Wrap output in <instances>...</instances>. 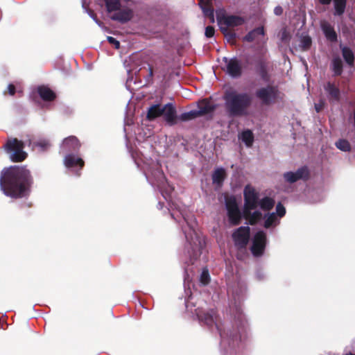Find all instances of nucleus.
<instances>
[{"mask_svg":"<svg viewBox=\"0 0 355 355\" xmlns=\"http://www.w3.org/2000/svg\"><path fill=\"white\" fill-rule=\"evenodd\" d=\"M223 60L226 64V72L232 77H237L241 74V66L239 61L234 58L228 59L224 58Z\"/></svg>","mask_w":355,"mask_h":355,"instance_id":"11","label":"nucleus"},{"mask_svg":"<svg viewBox=\"0 0 355 355\" xmlns=\"http://www.w3.org/2000/svg\"><path fill=\"white\" fill-rule=\"evenodd\" d=\"M36 145L39 146L42 150H45L50 146L49 141L46 140L40 141L37 142Z\"/></svg>","mask_w":355,"mask_h":355,"instance_id":"37","label":"nucleus"},{"mask_svg":"<svg viewBox=\"0 0 355 355\" xmlns=\"http://www.w3.org/2000/svg\"><path fill=\"white\" fill-rule=\"evenodd\" d=\"M211 1L212 0H200L199 5L203 10L205 15L211 17L212 21H214V9L211 5Z\"/></svg>","mask_w":355,"mask_h":355,"instance_id":"21","label":"nucleus"},{"mask_svg":"<svg viewBox=\"0 0 355 355\" xmlns=\"http://www.w3.org/2000/svg\"><path fill=\"white\" fill-rule=\"evenodd\" d=\"M324 105V103L323 101H320L318 103H315V109L316 112H320L323 109Z\"/></svg>","mask_w":355,"mask_h":355,"instance_id":"39","label":"nucleus"},{"mask_svg":"<svg viewBox=\"0 0 355 355\" xmlns=\"http://www.w3.org/2000/svg\"><path fill=\"white\" fill-rule=\"evenodd\" d=\"M108 12L116 11L120 8L119 0H104Z\"/></svg>","mask_w":355,"mask_h":355,"instance_id":"29","label":"nucleus"},{"mask_svg":"<svg viewBox=\"0 0 355 355\" xmlns=\"http://www.w3.org/2000/svg\"><path fill=\"white\" fill-rule=\"evenodd\" d=\"M333 68L336 74H340L342 70V61L340 58H334L333 60Z\"/></svg>","mask_w":355,"mask_h":355,"instance_id":"33","label":"nucleus"},{"mask_svg":"<svg viewBox=\"0 0 355 355\" xmlns=\"http://www.w3.org/2000/svg\"><path fill=\"white\" fill-rule=\"evenodd\" d=\"M162 114V107L159 105L151 106L148 111L147 117L150 120H153Z\"/></svg>","mask_w":355,"mask_h":355,"instance_id":"24","label":"nucleus"},{"mask_svg":"<svg viewBox=\"0 0 355 355\" xmlns=\"http://www.w3.org/2000/svg\"><path fill=\"white\" fill-rule=\"evenodd\" d=\"M89 15H90V16H91V17H92V19L96 21V23L97 24H98L99 26H101V22H100L99 21H98V20H97V19L96 18L95 15H94L92 12H91V13L89 14Z\"/></svg>","mask_w":355,"mask_h":355,"instance_id":"42","label":"nucleus"},{"mask_svg":"<svg viewBox=\"0 0 355 355\" xmlns=\"http://www.w3.org/2000/svg\"><path fill=\"white\" fill-rule=\"evenodd\" d=\"M345 355H355V354H352L351 352H349V353H346Z\"/></svg>","mask_w":355,"mask_h":355,"instance_id":"45","label":"nucleus"},{"mask_svg":"<svg viewBox=\"0 0 355 355\" xmlns=\"http://www.w3.org/2000/svg\"><path fill=\"white\" fill-rule=\"evenodd\" d=\"M8 92H9V94L10 95H13L15 94V86L13 85H9L8 87Z\"/></svg>","mask_w":355,"mask_h":355,"instance_id":"41","label":"nucleus"},{"mask_svg":"<svg viewBox=\"0 0 355 355\" xmlns=\"http://www.w3.org/2000/svg\"><path fill=\"white\" fill-rule=\"evenodd\" d=\"M217 20L222 32L225 33L230 28L241 26L243 24L244 19L236 15H218Z\"/></svg>","mask_w":355,"mask_h":355,"instance_id":"5","label":"nucleus"},{"mask_svg":"<svg viewBox=\"0 0 355 355\" xmlns=\"http://www.w3.org/2000/svg\"><path fill=\"white\" fill-rule=\"evenodd\" d=\"M5 148L8 153H11L10 159L12 161L21 162L26 157V153L23 150L24 144L17 139L8 140Z\"/></svg>","mask_w":355,"mask_h":355,"instance_id":"4","label":"nucleus"},{"mask_svg":"<svg viewBox=\"0 0 355 355\" xmlns=\"http://www.w3.org/2000/svg\"><path fill=\"white\" fill-rule=\"evenodd\" d=\"M200 320L204 321L207 325L211 326L215 323V313L212 311L211 313H205L204 315L196 313Z\"/></svg>","mask_w":355,"mask_h":355,"instance_id":"27","label":"nucleus"},{"mask_svg":"<svg viewBox=\"0 0 355 355\" xmlns=\"http://www.w3.org/2000/svg\"><path fill=\"white\" fill-rule=\"evenodd\" d=\"M235 245L240 248H245L250 237V227H241L232 235Z\"/></svg>","mask_w":355,"mask_h":355,"instance_id":"10","label":"nucleus"},{"mask_svg":"<svg viewBox=\"0 0 355 355\" xmlns=\"http://www.w3.org/2000/svg\"><path fill=\"white\" fill-rule=\"evenodd\" d=\"M210 280L208 270L203 269L200 275V281L203 285H207Z\"/></svg>","mask_w":355,"mask_h":355,"instance_id":"34","label":"nucleus"},{"mask_svg":"<svg viewBox=\"0 0 355 355\" xmlns=\"http://www.w3.org/2000/svg\"><path fill=\"white\" fill-rule=\"evenodd\" d=\"M198 116H199V112H198L196 110H191L182 114L179 118L182 121H187L194 119Z\"/></svg>","mask_w":355,"mask_h":355,"instance_id":"30","label":"nucleus"},{"mask_svg":"<svg viewBox=\"0 0 355 355\" xmlns=\"http://www.w3.org/2000/svg\"><path fill=\"white\" fill-rule=\"evenodd\" d=\"M258 205H259L263 210L268 211L274 207L275 201L270 198L265 197L259 201Z\"/></svg>","mask_w":355,"mask_h":355,"instance_id":"26","label":"nucleus"},{"mask_svg":"<svg viewBox=\"0 0 355 355\" xmlns=\"http://www.w3.org/2000/svg\"><path fill=\"white\" fill-rule=\"evenodd\" d=\"M311 40L309 36H304L301 38V47L306 50L311 46Z\"/></svg>","mask_w":355,"mask_h":355,"instance_id":"35","label":"nucleus"},{"mask_svg":"<svg viewBox=\"0 0 355 355\" xmlns=\"http://www.w3.org/2000/svg\"><path fill=\"white\" fill-rule=\"evenodd\" d=\"M308 174L307 168L302 167L297 170L295 172L289 171L285 173L284 174V178L287 182L294 183L299 180L307 178Z\"/></svg>","mask_w":355,"mask_h":355,"instance_id":"12","label":"nucleus"},{"mask_svg":"<svg viewBox=\"0 0 355 355\" xmlns=\"http://www.w3.org/2000/svg\"><path fill=\"white\" fill-rule=\"evenodd\" d=\"M324 90L327 92L330 101H338L340 92L336 85L331 83H327L324 85Z\"/></svg>","mask_w":355,"mask_h":355,"instance_id":"16","label":"nucleus"},{"mask_svg":"<svg viewBox=\"0 0 355 355\" xmlns=\"http://www.w3.org/2000/svg\"><path fill=\"white\" fill-rule=\"evenodd\" d=\"M256 96L264 104H270L275 101L277 97V90L271 86H267L259 89L256 92Z\"/></svg>","mask_w":355,"mask_h":355,"instance_id":"8","label":"nucleus"},{"mask_svg":"<svg viewBox=\"0 0 355 355\" xmlns=\"http://www.w3.org/2000/svg\"><path fill=\"white\" fill-rule=\"evenodd\" d=\"M283 12V9L281 6H277L274 9V13L276 15H281Z\"/></svg>","mask_w":355,"mask_h":355,"instance_id":"40","label":"nucleus"},{"mask_svg":"<svg viewBox=\"0 0 355 355\" xmlns=\"http://www.w3.org/2000/svg\"><path fill=\"white\" fill-rule=\"evenodd\" d=\"M226 107L232 116H243L248 114L247 109L251 103V98L246 94L230 93L226 96Z\"/></svg>","mask_w":355,"mask_h":355,"instance_id":"3","label":"nucleus"},{"mask_svg":"<svg viewBox=\"0 0 355 355\" xmlns=\"http://www.w3.org/2000/svg\"><path fill=\"white\" fill-rule=\"evenodd\" d=\"M266 244V235L263 231L258 232L252 240L251 251L254 256H261Z\"/></svg>","mask_w":355,"mask_h":355,"instance_id":"9","label":"nucleus"},{"mask_svg":"<svg viewBox=\"0 0 355 355\" xmlns=\"http://www.w3.org/2000/svg\"><path fill=\"white\" fill-rule=\"evenodd\" d=\"M319 1H320V2L322 4H324V5H326V4H329V3H330V2H331V0H319Z\"/></svg>","mask_w":355,"mask_h":355,"instance_id":"43","label":"nucleus"},{"mask_svg":"<svg viewBox=\"0 0 355 355\" xmlns=\"http://www.w3.org/2000/svg\"><path fill=\"white\" fill-rule=\"evenodd\" d=\"M285 214L286 209L284 207L281 203H278L276 206L275 213H270L265 216L264 227L269 228L277 225L279 223V219L283 217Z\"/></svg>","mask_w":355,"mask_h":355,"instance_id":"7","label":"nucleus"},{"mask_svg":"<svg viewBox=\"0 0 355 355\" xmlns=\"http://www.w3.org/2000/svg\"><path fill=\"white\" fill-rule=\"evenodd\" d=\"M214 108V107L210 101L204 99L199 102L198 110L196 111L199 112V116H201L211 112Z\"/></svg>","mask_w":355,"mask_h":355,"instance_id":"17","label":"nucleus"},{"mask_svg":"<svg viewBox=\"0 0 355 355\" xmlns=\"http://www.w3.org/2000/svg\"><path fill=\"white\" fill-rule=\"evenodd\" d=\"M30 183V172L24 167H10L2 172L0 178L4 193L15 198L24 196Z\"/></svg>","mask_w":355,"mask_h":355,"instance_id":"1","label":"nucleus"},{"mask_svg":"<svg viewBox=\"0 0 355 355\" xmlns=\"http://www.w3.org/2000/svg\"><path fill=\"white\" fill-rule=\"evenodd\" d=\"M186 238H187V239L188 241L189 240V236H188V235H187V234H186ZM190 239H191V240H193V237H192L191 236Z\"/></svg>","mask_w":355,"mask_h":355,"instance_id":"44","label":"nucleus"},{"mask_svg":"<svg viewBox=\"0 0 355 355\" xmlns=\"http://www.w3.org/2000/svg\"><path fill=\"white\" fill-rule=\"evenodd\" d=\"M239 139H241L242 141L244 142L248 147L251 146L254 141L253 134L249 130L243 131L240 135Z\"/></svg>","mask_w":355,"mask_h":355,"instance_id":"25","label":"nucleus"},{"mask_svg":"<svg viewBox=\"0 0 355 355\" xmlns=\"http://www.w3.org/2000/svg\"><path fill=\"white\" fill-rule=\"evenodd\" d=\"M80 147V144L78 139L75 137L71 136L66 138L61 146V149L65 151L76 150Z\"/></svg>","mask_w":355,"mask_h":355,"instance_id":"14","label":"nucleus"},{"mask_svg":"<svg viewBox=\"0 0 355 355\" xmlns=\"http://www.w3.org/2000/svg\"><path fill=\"white\" fill-rule=\"evenodd\" d=\"M214 32H215L214 28L211 26H208L205 28V35L207 37H213L214 35Z\"/></svg>","mask_w":355,"mask_h":355,"instance_id":"36","label":"nucleus"},{"mask_svg":"<svg viewBox=\"0 0 355 355\" xmlns=\"http://www.w3.org/2000/svg\"><path fill=\"white\" fill-rule=\"evenodd\" d=\"M64 162L67 168H72L78 165L82 168L84 165V162L81 158L74 157L71 155L66 156Z\"/></svg>","mask_w":355,"mask_h":355,"instance_id":"20","label":"nucleus"},{"mask_svg":"<svg viewBox=\"0 0 355 355\" xmlns=\"http://www.w3.org/2000/svg\"><path fill=\"white\" fill-rule=\"evenodd\" d=\"M322 29L326 36V37L330 41L336 40L337 35L334 30V28L327 21H322L321 23Z\"/></svg>","mask_w":355,"mask_h":355,"instance_id":"19","label":"nucleus"},{"mask_svg":"<svg viewBox=\"0 0 355 355\" xmlns=\"http://www.w3.org/2000/svg\"><path fill=\"white\" fill-rule=\"evenodd\" d=\"M107 40L110 44H114L116 49L119 48V46H120L119 42L117 41L115 38H114L112 37H107Z\"/></svg>","mask_w":355,"mask_h":355,"instance_id":"38","label":"nucleus"},{"mask_svg":"<svg viewBox=\"0 0 355 355\" xmlns=\"http://www.w3.org/2000/svg\"><path fill=\"white\" fill-rule=\"evenodd\" d=\"M116 11L111 16V19L113 20L125 23L130 21L133 17L132 10L130 8L119 9Z\"/></svg>","mask_w":355,"mask_h":355,"instance_id":"13","label":"nucleus"},{"mask_svg":"<svg viewBox=\"0 0 355 355\" xmlns=\"http://www.w3.org/2000/svg\"><path fill=\"white\" fill-rule=\"evenodd\" d=\"M225 178V171L219 168L215 170L212 175L213 182L220 186Z\"/></svg>","mask_w":355,"mask_h":355,"instance_id":"23","label":"nucleus"},{"mask_svg":"<svg viewBox=\"0 0 355 355\" xmlns=\"http://www.w3.org/2000/svg\"><path fill=\"white\" fill-rule=\"evenodd\" d=\"M243 194L245 200L243 216L251 225H253L262 217L261 213L255 210L259 204L258 194L250 186L245 187Z\"/></svg>","mask_w":355,"mask_h":355,"instance_id":"2","label":"nucleus"},{"mask_svg":"<svg viewBox=\"0 0 355 355\" xmlns=\"http://www.w3.org/2000/svg\"><path fill=\"white\" fill-rule=\"evenodd\" d=\"M165 120L169 123H173L176 119V112L174 107L168 103L162 107V114Z\"/></svg>","mask_w":355,"mask_h":355,"instance_id":"15","label":"nucleus"},{"mask_svg":"<svg viewBox=\"0 0 355 355\" xmlns=\"http://www.w3.org/2000/svg\"><path fill=\"white\" fill-rule=\"evenodd\" d=\"M38 93L40 97L44 101H52L55 98V95L49 87L42 86L38 88Z\"/></svg>","mask_w":355,"mask_h":355,"instance_id":"22","label":"nucleus"},{"mask_svg":"<svg viewBox=\"0 0 355 355\" xmlns=\"http://www.w3.org/2000/svg\"><path fill=\"white\" fill-rule=\"evenodd\" d=\"M343 55L346 61L349 65H352L354 62V54L351 49L347 47H343L342 49Z\"/></svg>","mask_w":355,"mask_h":355,"instance_id":"31","label":"nucleus"},{"mask_svg":"<svg viewBox=\"0 0 355 355\" xmlns=\"http://www.w3.org/2000/svg\"><path fill=\"white\" fill-rule=\"evenodd\" d=\"M264 35L263 27L257 28L250 32L245 37L244 40L247 42L258 41Z\"/></svg>","mask_w":355,"mask_h":355,"instance_id":"18","label":"nucleus"},{"mask_svg":"<svg viewBox=\"0 0 355 355\" xmlns=\"http://www.w3.org/2000/svg\"><path fill=\"white\" fill-rule=\"evenodd\" d=\"M336 146L338 148L343 151H348L350 149V145L346 140L340 139L336 143Z\"/></svg>","mask_w":355,"mask_h":355,"instance_id":"32","label":"nucleus"},{"mask_svg":"<svg viewBox=\"0 0 355 355\" xmlns=\"http://www.w3.org/2000/svg\"><path fill=\"white\" fill-rule=\"evenodd\" d=\"M347 0H334L335 15H341L345 10Z\"/></svg>","mask_w":355,"mask_h":355,"instance_id":"28","label":"nucleus"},{"mask_svg":"<svg viewBox=\"0 0 355 355\" xmlns=\"http://www.w3.org/2000/svg\"><path fill=\"white\" fill-rule=\"evenodd\" d=\"M225 205L230 223L233 225H237L241 218V213L235 198L232 196L226 198Z\"/></svg>","mask_w":355,"mask_h":355,"instance_id":"6","label":"nucleus"}]
</instances>
